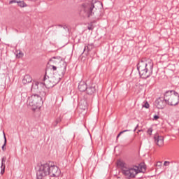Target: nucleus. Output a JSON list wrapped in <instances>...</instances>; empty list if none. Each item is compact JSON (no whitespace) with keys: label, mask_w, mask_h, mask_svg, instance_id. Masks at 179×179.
Masks as SVG:
<instances>
[{"label":"nucleus","mask_w":179,"mask_h":179,"mask_svg":"<svg viewBox=\"0 0 179 179\" xmlns=\"http://www.w3.org/2000/svg\"><path fill=\"white\" fill-rule=\"evenodd\" d=\"M141 79H148L153 75V63L141 59L136 65Z\"/></svg>","instance_id":"obj_1"},{"label":"nucleus","mask_w":179,"mask_h":179,"mask_svg":"<svg viewBox=\"0 0 179 179\" xmlns=\"http://www.w3.org/2000/svg\"><path fill=\"white\" fill-rule=\"evenodd\" d=\"M96 10L94 3H84L79 7V15L81 17H91Z\"/></svg>","instance_id":"obj_2"},{"label":"nucleus","mask_w":179,"mask_h":179,"mask_svg":"<svg viewBox=\"0 0 179 179\" xmlns=\"http://www.w3.org/2000/svg\"><path fill=\"white\" fill-rule=\"evenodd\" d=\"M36 179H45L50 176V162L38 163L36 167Z\"/></svg>","instance_id":"obj_3"},{"label":"nucleus","mask_w":179,"mask_h":179,"mask_svg":"<svg viewBox=\"0 0 179 179\" xmlns=\"http://www.w3.org/2000/svg\"><path fill=\"white\" fill-rule=\"evenodd\" d=\"M165 99L168 106H178L179 103V94L175 90L166 91Z\"/></svg>","instance_id":"obj_4"},{"label":"nucleus","mask_w":179,"mask_h":179,"mask_svg":"<svg viewBox=\"0 0 179 179\" xmlns=\"http://www.w3.org/2000/svg\"><path fill=\"white\" fill-rule=\"evenodd\" d=\"M117 166L121 167L122 173L124 176L125 178L131 179L135 178V175H134V172L136 171V174L138 173V170H135L132 169V167H127L125 166V162L122 161L117 162Z\"/></svg>","instance_id":"obj_5"},{"label":"nucleus","mask_w":179,"mask_h":179,"mask_svg":"<svg viewBox=\"0 0 179 179\" xmlns=\"http://www.w3.org/2000/svg\"><path fill=\"white\" fill-rule=\"evenodd\" d=\"M29 106L34 107V109L40 108L44 101H43V97L37 94H32L28 98Z\"/></svg>","instance_id":"obj_6"},{"label":"nucleus","mask_w":179,"mask_h":179,"mask_svg":"<svg viewBox=\"0 0 179 179\" xmlns=\"http://www.w3.org/2000/svg\"><path fill=\"white\" fill-rule=\"evenodd\" d=\"M43 82L44 83H40L41 86H45L46 89H52L54 87V83L51 80V77L50 78L48 76H47V72H45L43 78Z\"/></svg>","instance_id":"obj_7"},{"label":"nucleus","mask_w":179,"mask_h":179,"mask_svg":"<svg viewBox=\"0 0 179 179\" xmlns=\"http://www.w3.org/2000/svg\"><path fill=\"white\" fill-rule=\"evenodd\" d=\"M155 107L158 108V110H163L164 107L167 105V101L166 100V96L164 97H159L157 99L154 103Z\"/></svg>","instance_id":"obj_8"},{"label":"nucleus","mask_w":179,"mask_h":179,"mask_svg":"<svg viewBox=\"0 0 179 179\" xmlns=\"http://www.w3.org/2000/svg\"><path fill=\"white\" fill-rule=\"evenodd\" d=\"M59 174H61L59 168L55 165L51 164V162H50V177H59Z\"/></svg>","instance_id":"obj_9"},{"label":"nucleus","mask_w":179,"mask_h":179,"mask_svg":"<svg viewBox=\"0 0 179 179\" xmlns=\"http://www.w3.org/2000/svg\"><path fill=\"white\" fill-rule=\"evenodd\" d=\"M134 170H137L138 173H136V171L133 172V174L135 177L139 174V173H145L146 171V165L141 164L140 166H134L132 167Z\"/></svg>","instance_id":"obj_10"},{"label":"nucleus","mask_w":179,"mask_h":179,"mask_svg":"<svg viewBox=\"0 0 179 179\" xmlns=\"http://www.w3.org/2000/svg\"><path fill=\"white\" fill-rule=\"evenodd\" d=\"M66 66H68V64L66 62H64L63 66L58 68V73L61 78L65 76V73H66Z\"/></svg>","instance_id":"obj_11"},{"label":"nucleus","mask_w":179,"mask_h":179,"mask_svg":"<svg viewBox=\"0 0 179 179\" xmlns=\"http://www.w3.org/2000/svg\"><path fill=\"white\" fill-rule=\"evenodd\" d=\"M87 94L89 96H93L94 93H96V85L91 84L87 87V90H85Z\"/></svg>","instance_id":"obj_12"},{"label":"nucleus","mask_w":179,"mask_h":179,"mask_svg":"<svg viewBox=\"0 0 179 179\" xmlns=\"http://www.w3.org/2000/svg\"><path fill=\"white\" fill-rule=\"evenodd\" d=\"M155 142L157 146H163L164 143V138L162 136H154Z\"/></svg>","instance_id":"obj_13"},{"label":"nucleus","mask_w":179,"mask_h":179,"mask_svg":"<svg viewBox=\"0 0 179 179\" xmlns=\"http://www.w3.org/2000/svg\"><path fill=\"white\" fill-rule=\"evenodd\" d=\"M87 83L85 81H80L78 84V89L80 90V92H86L87 89Z\"/></svg>","instance_id":"obj_14"},{"label":"nucleus","mask_w":179,"mask_h":179,"mask_svg":"<svg viewBox=\"0 0 179 179\" xmlns=\"http://www.w3.org/2000/svg\"><path fill=\"white\" fill-rule=\"evenodd\" d=\"M38 85H40L39 82L33 81V83H31V92H33L34 93H38Z\"/></svg>","instance_id":"obj_15"},{"label":"nucleus","mask_w":179,"mask_h":179,"mask_svg":"<svg viewBox=\"0 0 179 179\" xmlns=\"http://www.w3.org/2000/svg\"><path fill=\"white\" fill-rule=\"evenodd\" d=\"M6 162V157H3L1 158V172L0 174L3 175L5 174V169H6V166H5V163Z\"/></svg>","instance_id":"obj_16"},{"label":"nucleus","mask_w":179,"mask_h":179,"mask_svg":"<svg viewBox=\"0 0 179 179\" xmlns=\"http://www.w3.org/2000/svg\"><path fill=\"white\" fill-rule=\"evenodd\" d=\"M33 83V78H31V76H30V75H25L22 80V83L24 85H27V83Z\"/></svg>","instance_id":"obj_17"},{"label":"nucleus","mask_w":179,"mask_h":179,"mask_svg":"<svg viewBox=\"0 0 179 179\" xmlns=\"http://www.w3.org/2000/svg\"><path fill=\"white\" fill-rule=\"evenodd\" d=\"M51 81L52 82L54 86H57L59 82H61V77L52 76L51 77Z\"/></svg>","instance_id":"obj_18"},{"label":"nucleus","mask_w":179,"mask_h":179,"mask_svg":"<svg viewBox=\"0 0 179 179\" xmlns=\"http://www.w3.org/2000/svg\"><path fill=\"white\" fill-rule=\"evenodd\" d=\"M3 134L4 143L1 146V150H3V152H5V150H6V143L8 142V140L6 139V136L5 135L4 131L3 132Z\"/></svg>","instance_id":"obj_19"},{"label":"nucleus","mask_w":179,"mask_h":179,"mask_svg":"<svg viewBox=\"0 0 179 179\" xmlns=\"http://www.w3.org/2000/svg\"><path fill=\"white\" fill-rule=\"evenodd\" d=\"M17 3L18 6H20V8H25V6H27L24 1H17Z\"/></svg>","instance_id":"obj_20"},{"label":"nucleus","mask_w":179,"mask_h":179,"mask_svg":"<svg viewBox=\"0 0 179 179\" xmlns=\"http://www.w3.org/2000/svg\"><path fill=\"white\" fill-rule=\"evenodd\" d=\"M52 59H59L60 61H65V59L62 58L61 56H55L52 57L50 61H52Z\"/></svg>","instance_id":"obj_21"},{"label":"nucleus","mask_w":179,"mask_h":179,"mask_svg":"<svg viewBox=\"0 0 179 179\" xmlns=\"http://www.w3.org/2000/svg\"><path fill=\"white\" fill-rule=\"evenodd\" d=\"M143 107L144 108H149L150 106L149 105V103L148 101H145L144 104H143Z\"/></svg>","instance_id":"obj_22"},{"label":"nucleus","mask_w":179,"mask_h":179,"mask_svg":"<svg viewBox=\"0 0 179 179\" xmlns=\"http://www.w3.org/2000/svg\"><path fill=\"white\" fill-rule=\"evenodd\" d=\"M80 108H82V110H87V102H85V105L84 106H82V105H80Z\"/></svg>","instance_id":"obj_23"},{"label":"nucleus","mask_w":179,"mask_h":179,"mask_svg":"<svg viewBox=\"0 0 179 179\" xmlns=\"http://www.w3.org/2000/svg\"><path fill=\"white\" fill-rule=\"evenodd\" d=\"M63 29H64V30H65V31H66V33H69V27H68V26H66V25H63Z\"/></svg>","instance_id":"obj_24"},{"label":"nucleus","mask_w":179,"mask_h":179,"mask_svg":"<svg viewBox=\"0 0 179 179\" xmlns=\"http://www.w3.org/2000/svg\"><path fill=\"white\" fill-rule=\"evenodd\" d=\"M159 118H160V116L157 115H155L153 116V121H157L159 120Z\"/></svg>","instance_id":"obj_25"},{"label":"nucleus","mask_w":179,"mask_h":179,"mask_svg":"<svg viewBox=\"0 0 179 179\" xmlns=\"http://www.w3.org/2000/svg\"><path fill=\"white\" fill-rule=\"evenodd\" d=\"M16 56H17V58H22V57H23V52H19V53H17Z\"/></svg>","instance_id":"obj_26"},{"label":"nucleus","mask_w":179,"mask_h":179,"mask_svg":"<svg viewBox=\"0 0 179 179\" xmlns=\"http://www.w3.org/2000/svg\"><path fill=\"white\" fill-rule=\"evenodd\" d=\"M152 132H153V129L150 128L148 129L147 133L148 134V135H152Z\"/></svg>","instance_id":"obj_27"},{"label":"nucleus","mask_w":179,"mask_h":179,"mask_svg":"<svg viewBox=\"0 0 179 179\" xmlns=\"http://www.w3.org/2000/svg\"><path fill=\"white\" fill-rule=\"evenodd\" d=\"M95 3L100 5V6H101V8H103V3H101L100 1H95Z\"/></svg>","instance_id":"obj_28"},{"label":"nucleus","mask_w":179,"mask_h":179,"mask_svg":"<svg viewBox=\"0 0 179 179\" xmlns=\"http://www.w3.org/2000/svg\"><path fill=\"white\" fill-rule=\"evenodd\" d=\"M41 94L42 96V97H45V96H47V93L45 92H41Z\"/></svg>","instance_id":"obj_29"},{"label":"nucleus","mask_w":179,"mask_h":179,"mask_svg":"<svg viewBox=\"0 0 179 179\" xmlns=\"http://www.w3.org/2000/svg\"><path fill=\"white\" fill-rule=\"evenodd\" d=\"M170 164V162L169 161H165L164 163V166H167Z\"/></svg>","instance_id":"obj_30"},{"label":"nucleus","mask_w":179,"mask_h":179,"mask_svg":"<svg viewBox=\"0 0 179 179\" xmlns=\"http://www.w3.org/2000/svg\"><path fill=\"white\" fill-rule=\"evenodd\" d=\"M88 30H93V29H94V27H93V24H91V26H88L87 27Z\"/></svg>","instance_id":"obj_31"},{"label":"nucleus","mask_w":179,"mask_h":179,"mask_svg":"<svg viewBox=\"0 0 179 179\" xmlns=\"http://www.w3.org/2000/svg\"><path fill=\"white\" fill-rule=\"evenodd\" d=\"M9 3H17V1L16 0H11L9 1Z\"/></svg>","instance_id":"obj_32"},{"label":"nucleus","mask_w":179,"mask_h":179,"mask_svg":"<svg viewBox=\"0 0 179 179\" xmlns=\"http://www.w3.org/2000/svg\"><path fill=\"white\" fill-rule=\"evenodd\" d=\"M157 166L158 167H162V162H158L157 163Z\"/></svg>","instance_id":"obj_33"},{"label":"nucleus","mask_w":179,"mask_h":179,"mask_svg":"<svg viewBox=\"0 0 179 179\" xmlns=\"http://www.w3.org/2000/svg\"><path fill=\"white\" fill-rule=\"evenodd\" d=\"M61 122V119L58 118L56 120V123L59 124Z\"/></svg>","instance_id":"obj_34"},{"label":"nucleus","mask_w":179,"mask_h":179,"mask_svg":"<svg viewBox=\"0 0 179 179\" xmlns=\"http://www.w3.org/2000/svg\"><path fill=\"white\" fill-rule=\"evenodd\" d=\"M52 69L53 71H57V66H52Z\"/></svg>","instance_id":"obj_35"},{"label":"nucleus","mask_w":179,"mask_h":179,"mask_svg":"<svg viewBox=\"0 0 179 179\" xmlns=\"http://www.w3.org/2000/svg\"><path fill=\"white\" fill-rule=\"evenodd\" d=\"M120 136H121V134L119 133V134H117L116 138L118 139Z\"/></svg>","instance_id":"obj_36"},{"label":"nucleus","mask_w":179,"mask_h":179,"mask_svg":"<svg viewBox=\"0 0 179 179\" xmlns=\"http://www.w3.org/2000/svg\"><path fill=\"white\" fill-rule=\"evenodd\" d=\"M129 131H131V130H129V129H126V130H123V131L125 133V132H129Z\"/></svg>","instance_id":"obj_37"},{"label":"nucleus","mask_w":179,"mask_h":179,"mask_svg":"<svg viewBox=\"0 0 179 179\" xmlns=\"http://www.w3.org/2000/svg\"><path fill=\"white\" fill-rule=\"evenodd\" d=\"M119 134H120V135H122V134H125V133L124 132V130H123V131H120Z\"/></svg>","instance_id":"obj_38"},{"label":"nucleus","mask_w":179,"mask_h":179,"mask_svg":"<svg viewBox=\"0 0 179 179\" xmlns=\"http://www.w3.org/2000/svg\"><path fill=\"white\" fill-rule=\"evenodd\" d=\"M58 27H64V25H62V24H58Z\"/></svg>","instance_id":"obj_39"},{"label":"nucleus","mask_w":179,"mask_h":179,"mask_svg":"<svg viewBox=\"0 0 179 179\" xmlns=\"http://www.w3.org/2000/svg\"><path fill=\"white\" fill-rule=\"evenodd\" d=\"M139 127V124H137L136 127H135L136 129H138V127Z\"/></svg>","instance_id":"obj_40"},{"label":"nucleus","mask_w":179,"mask_h":179,"mask_svg":"<svg viewBox=\"0 0 179 179\" xmlns=\"http://www.w3.org/2000/svg\"><path fill=\"white\" fill-rule=\"evenodd\" d=\"M171 163H178V161H173V162H171Z\"/></svg>","instance_id":"obj_41"},{"label":"nucleus","mask_w":179,"mask_h":179,"mask_svg":"<svg viewBox=\"0 0 179 179\" xmlns=\"http://www.w3.org/2000/svg\"><path fill=\"white\" fill-rule=\"evenodd\" d=\"M136 128H134V132H136Z\"/></svg>","instance_id":"obj_42"},{"label":"nucleus","mask_w":179,"mask_h":179,"mask_svg":"<svg viewBox=\"0 0 179 179\" xmlns=\"http://www.w3.org/2000/svg\"><path fill=\"white\" fill-rule=\"evenodd\" d=\"M138 132H142V130H138Z\"/></svg>","instance_id":"obj_43"},{"label":"nucleus","mask_w":179,"mask_h":179,"mask_svg":"<svg viewBox=\"0 0 179 179\" xmlns=\"http://www.w3.org/2000/svg\"><path fill=\"white\" fill-rule=\"evenodd\" d=\"M86 50V48H85L84 51Z\"/></svg>","instance_id":"obj_44"},{"label":"nucleus","mask_w":179,"mask_h":179,"mask_svg":"<svg viewBox=\"0 0 179 179\" xmlns=\"http://www.w3.org/2000/svg\"><path fill=\"white\" fill-rule=\"evenodd\" d=\"M131 73H134V71H132Z\"/></svg>","instance_id":"obj_45"},{"label":"nucleus","mask_w":179,"mask_h":179,"mask_svg":"<svg viewBox=\"0 0 179 179\" xmlns=\"http://www.w3.org/2000/svg\"><path fill=\"white\" fill-rule=\"evenodd\" d=\"M31 1H36V0H31Z\"/></svg>","instance_id":"obj_46"}]
</instances>
